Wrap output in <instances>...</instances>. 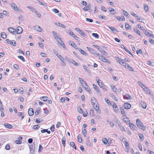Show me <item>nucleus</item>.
I'll use <instances>...</instances> for the list:
<instances>
[{"label":"nucleus","mask_w":154,"mask_h":154,"mask_svg":"<svg viewBox=\"0 0 154 154\" xmlns=\"http://www.w3.org/2000/svg\"><path fill=\"white\" fill-rule=\"evenodd\" d=\"M136 122L138 128L143 131H145L146 127L143 125V122L140 119H137L136 120Z\"/></svg>","instance_id":"nucleus-1"},{"label":"nucleus","mask_w":154,"mask_h":154,"mask_svg":"<svg viewBox=\"0 0 154 154\" xmlns=\"http://www.w3.org/2000/svg\"><path fill=\"white\" fill-rule=\"evenodd\" d=\"M10 32L13 34L16 35L21 33L23 31V29H21L20 32H18L19 29H8Z\"/></svg>","instance_id":"nucleus-2"},{"label":"nucleus","mask_w":154,"mask_h":154,"mask_svg":"<svg viewBox=\"0 0 154 154\" xmlns=\"http://www.w3.org/2000/svg\"><path fill=\"white\" fill-rule=\"evenodd\" d=\"M6 42L8 44L13 45L14 46H15L16 45V43L15 41L12 40V41L9 40V39H7L6 40Z\"/></svg>","instance_id":"nucleus-3"},{"label":"nucleus","mask_w":154,"mask_h":154,"mask_svg":"<svg viewBox=\"0 0 154 154\" xmlns=\"http://www.w3.org/2000/svg\"><path fill=\"white\" fill-rule=\"evenodd\" d=\"M100 57L101 58H100V57H99V59H100L102 61L107 63H109L110 61L109 60L106 58L105 57L103 56H101Z\"/></svg>","instance_id":"nucleus-4"},{"label":"nucleus","mask_w":154,"mask_h":154,"mask_svg":"<svg viewBox=\"0 0 154 154\" xmlns=\"http://www.w3.org/2000/svg\"><path fill=\"white\" fill-rule=\"evenodd\" d=\"M123 106L125 109H128L130 108L131 105L128 103H125L123 105Z\"/></svg>","instance_id":"nucleus-5"},{"label":"nucleus","mask_w":154,"mask_h":154,"mask_svg":"<svg viewBox=\"0 0 154 154\" xmlns=\"http://www.w3.org/2000/svg\"><path fill=\"white\" fill-rule=\"evenodd\" d=\"M125 65H123L125 68L128 69L130 70L131 71H134V69L133 68L128 64L125 63Z\"/></svg>","instance_id":"nucleus-6"},{"label":"nucleus","mask_w":154,"mask_h":154,"mask_svg":"<svg viewBox=\"0 0 154 154\" xmlns=\"http://www.w3.org/2000/svg\"><path fill=\"white\" fill-rule=\"evenodd\" d=\"M30 153L33 154L35 151V147L33 146V145H31L29 146Z\"/></svg>","instance_id":"nucleus-7"},{"label":"nucleus","mask_w":154,"mask_h":154,"mask_svg":"<svg viewBox=\"0 0 154 154\" xmlns=\"http://www.w3.org/2000/svg\"><path fill=\"white\" fill-rule=\"evenodd\" d=\"M52 33L53 34V36L54 37L55 39L56 40L59 39L60 40H61V39L58 36V35L57 33L54 32L53 31Z\"/></svg>","instance_id":"nucleus-8"},{"label":"nucleus","mask_w":154,"mask_h":154,"mask_svg":"<svg viewBox=\"0 0 154 154\" xmlns=\"http://www.w3.org/2000/svg\"><path fill=\"white\" fill-rule=\"evenodd\" d=\"M28 114L30 116H32L34 114V111L32 108H29L28 109Z\"/></svg>","instance_id":"nucleus-9"},{"label":"nucleus","mask_w":154,"mask_h":154,"mask_svg":"<svg viewBox=\"0 0 154 154\" xmlns=\"http://www.w3.org/2000/svg\"><path fill=\"white\" fill-rule=\"evenodd\" d=\"M81 53L85 55H87V53L83 50L81 48H76Z\"/></svg>","instance_id":"nucleus-10"},{"label":"nucleus","mask_w":154,"mask_h":154,"mask_svg":"<svg viewBox=\"0 0 154 154\" xmlns=\"http://www.w3.org/2000/svg\"><path fill=\"white\" fill-rule=\"evenodd\" d=\"M11 6L14 10L15 11H18V8L15 3H12L11 4Z\"/></svg>","instance_id":"nucleus-11"},{"label":"nucleus","mask_w":154,"mask_h":154,"mask_svg":"<svg viewBox=\"0 0 154 154\" xmlns=\"http://www.w3.org/2000/svg\"><path fill=\"white\" fill-rule=\"evenodd\" d=\"M78 32L81 35L83 36L84 37H86L87 35H86L84 32L81 29H76Z\"/></svg>","instance_id":"nucleus-12"},{"label":"nucleus","mask_w":154,"mask_h":154,"mask_svg":"<svg viewBox=\"0 0 154 154\" xmlns=\"http://www.w3.org/2000/svg\"><path fill=\"white\" fill-rule=\"evenodd\" d=\"M87 48L94 55L95 54V52L96 51L94 49H92V48L90 47H87Z\"/></svg>","instance_id":"nucleus-13"},{"label":"nucleus","mask_w":154,"mask_h":154,"mask_svg":"<svg viewBox=\"0 0 154 154\" xmlns=\"http://www.w3.org/2000/svg\"><path fill=\"white\" fill-rule=\"evenodd\" d=\"M140 104L143 108L146 109V108L147 105L146 103L145 102L143 101H141Z\"/></svg>","instance_id":"nucleus-14"},{"label":"nucleus","mask_w":154,"mask_h":154,"mask_svg":"<svg viewBox=\"0 0 154 154\" xmlns=\"http://www.w3.org/2000/svg\"><path fill=\"white\" fill-rule=\"evenodd\" d=\"M91 5L90 4H88L87 6H85L83 9L85 11H87L88 10H89L91 8Z\"/></svg>","instance_id":"nucleus-15"},{"label":"nucleus","mask_w":154,"mask_h":154,"mask_svg":"<svg viewBox=\"0 0 154 154\" xmlns=\"http://www.w3.org/2000/svg\"><path fill=\"white\" fill-rule=\"evenodd\" d=\"M23 138L21 137H18V140H15V143L18 144H20L21 143V140Z\"/></svg>","instance_id":"nucleus-16"},{"label":"nucleus","mask_w":154,"mask_h":154,"mask_svg":"<svg viewBox=\"0 0 154 154\" xmlns=\"http://www.w3.org/2000/svg\"><path fill=\"white\" fill-rule=\"evenodd\" d=\"M69 44L71 46H72L74 48L76 49L77 48H76V47L77 46L76 45H75L74 43L71 41H69Z\"/></svg>","instance_id":"nucleus-17"},{"label":"nucleus","mask_w":154,"mask_h":154,"mask_svg":"<svg viewBox=\"0 0 154 154\" xmlns=\"http://www.w3.org/2000/svg\"><path fill=\"white\" fill-rule=\"evenodd\" d=\"M55 24L57 26H59L60 27H62L63 28H66V26H65L64 25H63V24H62L61 23H55Z\"/></svg>","instance_id":"nucleus-18"},{"label":"nucleus","mask_w":154,"mask_h":154,"mask_svg":"<svg viewBox=\"0 0 154 154\" xmlns=\"http://www.w3.org/2000/svg\"><path fill=\"white\" fill-rule=\"evenodd\" d=\"M98 85L101 88H102L103 90L104 91H106V89L105 88H104V85L103 84L102 82H101Z\"/></svg>","instance_id":"nucleus-19"},{"label":"nucleus","mask_w":154,"mask_h":154,"mask_svg":"<svg viewBox=\"0 0 154 154\" xmlns=\"http://www.w3.org/2000/svg\"><path fill=\"white\" fill-rule=\"evenodd\" d=\"M143 89L147 93H148L149 94L150 93V91L145 86H143Z\"/></svg>","instance_id":"nucleus-20"},{"label":"nucleus","mask_w":154,"mask_h":154,"mask_svg":"<svg viewBox=\"0 0 154 154\" xmlns=\"http://www.w3.org/2000/svg\"><path fill=\"white\" fill-rule=\"evenodd\" d=\"M124 97L125 99H126L128 100H131V96L128 94L125 95V96H124Z\"/></svg>","instance_id":"nucleus-21"},{"label":"nucleus","mask_w":154,"mask_h":154,"mask_svg":"<svg viewBox=\"0 0 154 154\" xmlns=\"http://www.w3.org/2000/svg\"><path fill=\"white\" fill-rule=\"evenodd\" d=\"M48 99V97L46 96H43L40 97V99L43 101L46 102L47 101V99Z\"/></svg>","instance_id":"nucleus-22"},{"label":"nucleus","mask_w":154,"mask_h":154,"mask_svg":"<svg viewBox=\"0 0 154 154\" xmlns=\"http://www.w3.org/2000/svg\"><path fill=\"white\" fill-rule=\"evenodd\" d=\"M144 33L148 37H150V33L148 32L146 29H142Z\"/></svg>","instance_id":"nucleus-23"},{"label":"nucleus","mask_w":154,"mask_h":154,"mask_svg":"<svg viewBox=\"0 0 154 154\" xmlns=\"http://www.w3.org/2000/svg\"><path fill=\"white\" fill-rule=\"evenodd\" d=\"M4 126L6 128L9 129L12 128L13 127L12 125L8 123L5 124Z\"/></svg>","instance_id":"nucleus-24"},{"label":"nucleus","mask_w":154,"mask_h":154,"mask_svg":"<svg viewBox=\"0 0 154 154\" xmlns=\"http://www.w3.org/2000/svg\"><path fill=\"white\" fill-rule=\"evenodd\" d=\"M77 139L79 142L81 143L82 142V138L81 137V135L80 134H79L78 136Z\"/></svg>","instance_id":"nucleus-25"},{"label":"nucleus","mask_w":154,"mask_h":154,"mask_svg":"<svg viewBox=\"0 0 154 154\" xmlns=\"http://www.w3.org/2000/svg\"><path fill=\"white\" fill-rule=\"evenodd\" d=\"M93 86L94 88V89L96 90V91L97 92H100V91L99 90V88L96 85L94 84H93Z\"/></svg>","instance_id":"nucleus-26"},{"label":"nucleus","mask_w":154,"mask_h":154,"mask_svg":"<svg viewBox=\"0 0 154 154\" xmlns=\"http://www.w3.org/2000/svg\"><path fill=\"white\" fill-rule=\"evenodd\" d=\"M99 50L103 55H106L107 54V53L101 48L99 49Z\"/></svg>","instance_id":"nucleus-27"},{"label":"nucleus","mask_w":154,"mask_h":154,"mask_svg":"<svg viewBox=\"0 0 154 154\" xmlns=\"http://www.w3.org/2000/svg\"><path fill=\"white\" fill-rule=\"evenodd\" d=\"M66 138L65 137H62V143L63 146L64 147L65 146V143H66Z\"/></svg>","instance_id":"nucleus-28"},{"label":"nucleus","mask_w":154,"mask_h":154,"mask_svg":"<svg viewBox=\"0 0 154 154\" xmlns=\"http://www.w3.org/2000/svg\"><path fill=\"white\" fill-rule=\"evenodd\" d=\"M120 109L122 114L123 116H126L125 113L123 108L122 107H121Z\"/></svg>","instance_id":"nucleus-29"},{"label":"nucleus","mask_w":154,"mask_h":154,"mask_svg":"<svg viewBox=\"0 0 154 154\" xmlns=\"http://www.w3.org/2000/svg\"><path fill=\"white\" fill-rule=\"evenodd\" d=\"M70 145L73 148H74L75 150L76 149V148L75 146L74 143L73 142H70Z\"/></svg>","instance_id":"nucleus-30"},{"label":"nucleus","mask_w":154,"mask_h":154,"mask_svg":"<svg viewBox=\"0 0 154 154\" xmlns=\"http://www.w3.org/2000/svg\"><path fill=\"white\" fill-rule=\"evenodd\" d=\"M94 109L97 111V112L99 114H100L101 113V111L100 110H98L99 109V107L97 106V104H96V106H95V108H94Z\"/></svg>","instance_id":"nucleus-31"},{"label":"nucleus","mask_w":154,"mask_h":154,"mask_svg":"<svg viewBox=\"0 0 154 154\" xmlns=\"http://www.w3.org/2000/svg\"><path fill=\"white\" fill-rule=\"evenodd\" d=\"M135 15H136V14ZM135 18H136V19L137 20L140 22H142L143 21V19H142L141 18H140V17H139L138 16H135Z\"/></svg>","instance_id":"nucleus-32"},{"label":"nucleus","mask_w":154,"mask_h":154,"mask_svg":"<svg viewBox=\"0 0 154 154\" xmlns=\"http://www.w3.org/2000/svg\"><path fill=\"white\" fill-rule=\"evenodd\" d=\"M110 96L112 97L114 100L118 101V100L117 99L116 96L113 94L111 93L109 94Z\"/></svg>","instance_id":"nucleus-33"},{"label":"nucleus","mask_w":154,"mask_h":154,"mask_svg":"<svg viewBox=\"0 0 154 154\" xmlns=\"http://www.w3.org/2000/svg\"><path fill=\"white\" fill-rule=\"evenodd\" d=\"M123 14L126 17H129V16L130 15L129 14L125 11L123 10Z\"/></svg>","instance_id":"nucleus-34"},{"label":"nucleus","mask_w":154,"mask_h":154,"mask_svg":"<svg viewBox=\"0 0 154 154\" xmlns=\"http://www.w3.org/2000/svg\"><path fill=\"white\" fill-rule=\"evenodd\" d=\"M116 59L118 62H119L121 64H122V63H121L120 62H123V60H122L120 58L118 57H116Z\"/></svg>","instance_id":"nucleus-35"},{"label":"nucleus","mask_w":154,"mask_h":154,"mask_svg":"<svg viewBox=\"0 0 154 154\" xmlns=\"http://www.w3.org/2000/svg\"><path fill=\"white\" fill-rule=\"evenodd\" d=\"M60 43H59V44L60 45H61L63 48H65V44L62 41V40L61 39V40H60Z\"/></svg>","instance_id":"nucleus-36"},{"label":"nucleus","mask_w":154,"mask_h":154,"mask_svg":"<svg viewBox=\"0 0 154 154\" xmlns=\"http://www.w3.org/2000/svg\"><path fill=\"white\" fill-rule=\"evenodd\" d=\"M111 89L114 92H116L117 89L114 85L111 86Z\"/></svg>","instance_id":"nucleus-37"},{"label":"nucleus","mask_w":154,"mask_h":154,"mask_svg":"<svg viewBox=\"0 0 154 154\" xmlns=\"http://www.w3.org/2000/svg\"><path fill=\"white\" fill-rule=\"evenodd\" d=\"M40 126L38 125H35L32 127V128L34 129H38L40 128Z\"/></svg>","instance_id":"nucleus-38"},{"label":"nucleus","mask_w":154,"mask_h":154,"mask_svg":"<svg viewBox=\"0 0 154 154\" xmlns=\"http://www.w3.org/2000/svg\"><path fill=\"white\" fill-rule=\"evenodd\" d=\"M82 133L84 135V137H85L87 134V131L85 129H84L82 130Z\"/></svg>","instance_id":"nucleus-39"},{"label":"nucleus","mask_w":154,"mask_h":154,"mask_svg":"<svg viewBox=\"0 0 154 154\" xmlns=\"http://www.w3.org/2000/svg\"><path fill=\"white\" fill-rule=\"evenodd\" d=\"M129 127L130 128L133 130H134L135 128L134 127V125L132 123H129Z\"/></svg>","instance_id":"nucleus-40"},{"label":"nucleus","mask_w":154,"mask_h":154,"mask_svg":"<svg viewBox=\"0 0 154 154\" xmlns=\"http://www.w3.org/2000/svg\"><path fill=\"white\" fill-rule=\"evenodd\" d=\"M56 55L57 57L59 58L60 60H64L63 57L60 55H59L58 54H56Z\"/></svg>","instance_id":"nucleus-41"},{"label":"nucleus","mask_w":154,"mask_h":154,"mask_svg":"<svg viewBox=\"0 0 154 154\" xmlns=\"http://www.w3.org/2000/svg\"><path fill=\"white\" fill-rule=\"evenodd\" d=\"M1 37L3 38H5L6 37V35L5 33L4 32H2L1 33Z\"/></svg>","instance_id":"nucleus-42"},{"label":"nucleus","mask_w":154,"mask_h":154,"mask_svg":"<svg viewBox=\"0 0 154 154\" xmlns=\"http://www.w3.org/2000/svg\"><path fill=\"white\" fill-rule=\"evenodd\" d=\"M27 8L31 10V11L33 12H35L36 11L35 9L31 6H28Z\"/></svg>","instance_id":"nucleus-43"},{"label":"nucleus","mask_w":154,"mask_h":154,"mask_svg":"<svg viewBox=\"0 0 154 154\" xmlns=\"http://www.w3.org/2000/svg\"><path fill=\"white\" fill-rule=\"evenodd\" d=\"M108 141L106 138H104L102 139L103 143L105 144H107Z\"/></svg>","instance_id":"nucleus-44"},{"label":"nucleus","mask_w":154,"mask_h":154,"mask_svg":"<svg viewBox=\"0 0 154 154\" xmlns=\"http://www.w3.org/2000/svg\"><path fill=\"white\" fill-rule=\"evenodd\" d=\"M92 35L97 38H99V35L97 33H93L92 34Z\"/></svg>","instance_id":"nucleus-45"},{"label":"nucleus","mask_w":154,"mask_h":154,"mask_svg":"<svg viewBox=\"0 0 154 154\" xmlns=\"http://www.w3.org/2000/svg\"><path fill=\"white\" fill-rule=\"evenodd\" d=\"M79 80L80 82L82 85H83V84H84V82H85L84 81L83 79L82 78H79Z\"/></svg>","instance_id":"nucleus-46"},{"label":"nucleus","mask_w":154,"mask_h":154,"mask_svg":"<svg viewBox=\"0 0 154 154\" xmlns=\"http://www.w3.org/2000/svg\"><path fill=\"white\" fill-rule=\"evenodd\" d=\"M105 102L107 103L108 105L109 104H111L109 100L107 98H105Z\"/></svg>","instance_id":"nucleus-47"},{"label":"nucleus","mask_w":154,"mask_h":154,"mask_svg":"<svg viewBox=\"0 0 154 154\" xmlns=\"http://www.w3.org/2000/svg\"><path fill=\"white\" fill-rule=\"evenodd\" d=\"M138 135L140 140H143V134L140 133Z\"/></svg>","instance_id":"nucleus-48"},{"label":"nucleus","mask_w":154,"mask_h":154,"mask_svg":"<svg viewBox=\"0 0 154 154\" xmlns=\"http://www.w3.org/2000/svg\"><path fill=\"white\" fill-rule=\"evenodd\" d=\"M18 57L23 62H24L25 60L24 58L22 56H18Z\"/></svg>","instance_id":"nucleus-49"},{"label":"nucleus","mask_w":154,"mask_h":154,"mask_svg":"<svg viewBox=\"0 0 154 154\" xmlns=\"http://www.w3.org/2000/svg\"><path fill=\"white\" fill-rule=\"evenodd\" d=\"M67 33H68L71 36H72L73 34H74V33L72 32L69 29L68 31H66Z\"/></svg>","instance_id":"nucleus-50"},{"label":"nucleus","mask_w":154,"mask_h":154,"mask_svg":"<svg viewBox=\"0 0 154 154\" xmlns=\"http://www.w3.org/2000/svg\"><path fill=\"white\" fill-rule=\"evenodd\" d=\"M14 67L17 70H18L19 69V66L17 64H15L14 65Z\"/></svg>","instance_id":"nucleus-51"},{"label":"nucleus","mask_w":154,"mask_h":154,"mask_svg":"<svg viewBox=\"0 0 154 154\" xmlns=\"http://www.w3.org/2000/svg\"><path fill=\"white\" fill-rule=\"evenodd\" d=\"M72 63L75 66H78L79 65V64L76 62L75 60H72Z\"/></svg>","instance_id":"nucleus-52"},{"label":"nucleus","mask_w":154,"mask_h":154,"mask_svg":"<svg viewBox=\"0 0 154 154\" xmlns=\"http://www.w3.org/2000/svg\"><path fill=\"white\" fill-rule=\"evenodd\" d=\"M117 19L119 20V21H124L125 20V19L124 18H122L120 17H117Z\"/></svg>","instance_id":"nucleus-53"},{"label":"nucleus","mask_w":154,"mask_h":154,"mask_svg":"<svg viewBox=\"0 0 154 154\" xmlns=\"http://www.w3.org/2000/svg\"><path fill=\"white\" fill-rule=\"evenodd\" d=\"M87 145L89 147H91V143L90 142L89 139L88 140L87 142Z\"/></svg>","instance_id":"nucleus-54"},{"label":"nucleus","mask_w":154,"mask_h":154,"mask_svg":"<svg viewBox=\"0 0 154 154\" xmlns=\"http://www.w3.org/2000/svg\"><path fill=\"white\" fill-rule=\"evenodd\" d=\"M91 100L92 103H96L97 101L96 99L93 97L91 98Z\"/></svg>","instance_id":"nucleus-55"},{"label":"nucleus","mask_w":154,"mask_h":154,"mask_svg":"<svg viewBox=\"0 0 154 154\" xmlns=\"http://www.w3.org/2000/svg\"><path fill=\"white\" fill-rule=\"evenodd\" d=\"M136 52L137 54H141L142 53V51L141 49H139V50L138 51H137Z\"/></svg>","instance_id":"nucleus-56"},{"label":"nucleus","mask_w":154,"mask_h":154,"mask_svg":"<svg viewBox=\"0 0 154 154\" xmlns=\"http://www.w3.org/2000/svg\"><path fill=\"white\" fill-rule=\"evenodd\" d=\"M109 11L110 12L111 14H114L116 13L115 10L114 8L112 9V10Z\"/></svg>","instance_id":"nucleus-57"},{"label":"nucleus","mask_w":154,"mask_h":154,"mask_svg":"<svg viewBox=\"0 0 154 154\" xmlns=\"http://www.w3.org/2000/svg\"><path fill=\"white\" fill-rule=\"evenodd\" d=\"M61 61V64L63 66H66V63L64 61V60H62Z\"/></svg>","instance_id":"nucleus-58"},{"label":"nucleus","mask_w":154,"mask_h":154,"mask_svg":"<svg viewBox=\"0 0 154 154\" xmlns=\"http://www.w3.org/2000/svg\"><path fill=\"white\" fill-rule=\"evenodd\" d=\"M99 17L100 19L101 18L104 20L106 19V17L105 16H103L102 15H99Z\"/></svg>","instance_id":"nucleus-59"},{"label":"nucleus","mask_w":154,"mask_h":154,"mask_svg":"<svg viewBox=\"0 0 154 154\" xmlns=\"http://www.w3.org/2000/svg\"><path fill=\"white\" fill-rule=\"evenodd\" d=\"M123 119L124 121L125 122H127L128 121H130L129 119L128 118H124Z\"/></svg>","instance_id":"nucleus-60"},{"label":"nucleus","mask_w":154,"mask_h":154,"mask_svg":"<svg viewBox=\"0 0 154 154\" xmlns=\"http://www.w3.org/2000/svg\"><path fill=\"white\" fill-rule=\"evenodd\" d=\"M54 125H53L51 127L50 130L52 132H53L54 131Z\"/></svg>","instance_id":"nucleus-61"},{"label":"nucleus","mask_w":154,"mask_h":154,"mask_svg":"<svg viewBox=\"0 0 154 154\" xmlns=\"http://www.w3.org/2000/svg\"><path fill=\"white\" fill-rule=\"evenodd\" d=\"M85 90L87 91L88 92H91V90H90V89L89 88V87H85Z\"/></svg>","instance_id":"nucleus-62"},{"label":"nucleus","mask_w":154,"mask_h":154,"mask_svg":"<svg viewBox=\"0 0 154 154\" xmlns=\"http://www.w3.org/2000/svg\"><path fill=\"white\" fill-rule=\"evenodd\" d=\"M86 20L90 23L92 22L93 21V20L92 19L88 18H86Z\"/></svg>","instance_id":"nucleus-63"},{"label":"nucleus","mask_w":154,"mask_h":154,"mask_svg":"<svg viewBox=\"0 0 154 154\" xmlns=\"http://www.w3.org/2000/svg\"><path fill=\"white\" fill-rule=\"evenodd\" d=\"M18 91H20V92L21 94H23V88H20L19 89Z\"/></svg>","instance_id":"nucleus-64"}]
</instances>
